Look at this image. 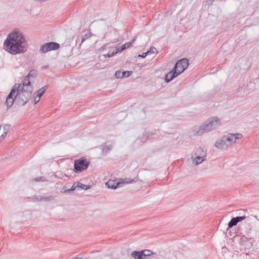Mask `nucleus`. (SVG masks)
<instances>
[{
  "instance_id": "nucleus-5",
  "label": "nucleus",
  "mask_w": 259,
  "mask_h": 259,
  "mask_svg": "<svg viewBox=\"0 0 259 259\" xmlns=\"http://www.w3.org/2000/svg\"><path fill=\"white\" fill-rule=\"evenodd\" d=\"M90 161L84 157L74 161L73 170L75 173L80 172L87 169L90 165Z\"/></svg>"
},
{
  "instance_id": "nucleus-11",
  "label": "nucleus",
  "mask_w": 259,
  "mask_h": 259,
  "mask_svg": "<svg viewBox=\"0 0 259 259\" xmlns=\"http://www.w3.org/2000/svg\"><path fill=\"white\" fill-rule=\"evenodd\" d=\"M179 74L174 69L165 75V80L166 82H170L173 78L177 77Z\"/></svg>"
},
{
  "instance_id": "nucleus-30",
  "label": "nucleus",
  "mask_w": 259,
  "mask_h": 259,
  "mask_svg": "<svg viewBox=\"0 0 259 259\" xmlns=\"http://www.w3.org/2000/svg\"><path fill=\"white\" fill-rule=\"evenodd\" d=\"M116 54V52H112L111 53H109L108 54L104 55L105 58H109L113 56L114 55Z\"/></svg>"
},
{
  "instance_id": "nucleus-27",
  "label": "nucleus",
  "mask_w": 259,
  "mask_h": 259,
  "mask_svg": "<svg viewBox=\"0 0 259 259\" xmlns=\"http://www.w3.org/2000/svg\"><path fill=\"white\" fill-rule=\"evenodd\" d=\"M235 219L237 221V223L244 220H245L246 219V216L245 215H243V216H239V217H235Z\"/></svg>"
},
{
  "instance_id": "nucleus-15",
  "label": "nucleus",
  "mask_w": 259,
  "mask_h": 259,
  "mask_svg": "<svg viewBox=\"0 0 259 259\" xmlns=\"http://www.w3.org/2000/svg\"><path fill=\"white\" fill-rule=\"evenodd\" d=\"M143 252V254L145 259H150V256L155 253L153 252L151 250L148 249H145L141 250Z\"/></svg>"
},
{
  "instance_id": "nucleus-26",
  "label": "nucleus",
  "mask_w": 259,
  "mask_h": 259,
  "mask_svg": "<svg viewBox=\"0 0 259 259\" xmlns=\"http://www.w3.org/2000/svg\"><path fill=\"white\" fill-rule=\"evenodd\" d=\"M62 193H71V190L67 189L66 187H64L61 190Z\"/></svg>"
},
{
  "instance_id": "nucleus-13",
  "label": "nucleus",
  "mask_w": 259,
  "mask_h": 259,
  "mask_svg": "<svg viewBox=\"0 0 259 259\" xmlns=\"http://www.w3.org/2000/svg\"><path fill=\"white\" fill-rule=\"evenodd\" d=\"M106 186L108 188L115 189L117 187H121V183H117L116 184L114 181L109 180L106 183Z\"/></svg>"
},
{
  "instance_id": "nucleus-24",
  "label": "nucleus",
  "mask_w": 259,
  "mask_h": 259,
  "mask_svg": "<svg viewBox=\"0 0 259 259\" xmlns=\"http://www.w3.org/2000/svg\"><path fill=\"white\" fill-rule=\"evenodd\" d=\"M114 76L116 78H122V71L120 70H117L115 72L114 74Z\"/></svg>"
},
{
  "instance_id": "nucleus-35",
  "label": "nucleus",
  "mask_w": 259,
  "mask_h": 259,
  "mask_svg": "<svg viewBox=\"0 0 259 259\" xmlns=\"http://www.w3.org/2000/svg\"><path fill=\"white\" fill-rule=\"evenodd\" d=\"M40 97H39L38 96H36V97H35L34 98V104H36L37 103H38L39 100H40Z\"/></svg>"
},
{
  "instance_id": "nucleus-23",
  "label": "nucleus",
  "mask_w": 259,
  "mask_h": 259,
  "mask_svg": "<svg viewBox=\"0 0 259 259\" xmlns=\"http://www.w3.org/2000/svg\"><path fill=\"white\" fill-rule=\"evenodd\" d=\"M132 73V71H122V77H129Z\"/></svg>"
},
{
  "instance_id": "nucleus-40",
  "label": "nucleus",
  "mask_w": 259,
  "mask_h": 259,
  "mask_svg": "<svg viewBox=\"0 0 259 259\" xmlns=\"http://www.w3.org/2000/svg\"><path fill=\"white\" fill-rule=\"evenodd\" d=\"M72 259H82V258L81 257H73Z\"/></svg>"
},
{
  "instance_id": "nucleus-41",
  "label": "nucleus",
  "mask_w": 259,
  "mask_h": 259,
  "mask_svg": "<svg viewBox=\"0 0 259 259\" xmlns=\"http://www.w3.org/2000/svg\"><path fill=\"white\" fill-rule=\"evenodd\" d=\"M39 2L42 3V2H44L45 1H46V0H38Z\"/></svg>"
},
{
  "instance_id": "nucleus-33",
  "label": "nucleus",
  "mask_w": 259,
  "mask_h": 259,
  "mask_svg": "<svg viewBox=\"0 0 259 259\" xmlns=\"http://www.w3.org/2000/svg\"><path fill=\"white\" fill-rule=\"evenodd\" d=\"M10 128V126L9 125H5L4 126V132L8 133Z\"/></svg>"
},
{
  "instance_id": "nucleus-20",
  "label": "nucleus",
  "mask_w": 259,
  "mask_h": 259,
  "mask_svg": "<svg viewBox=\"0 0 259 259\" xmlns=\"http://www.w3.org/2000/svg\"><path fill=\"white\" fill-rule=\"evenodd\" d=\"M55 199V196L50 195L48 196H42L41 201H50Z\"/></svg>"
},
{
  "instance_id": "nucleus-17",
  "label": "nucleus",
  "mask_w": 259,
  "mask_h": 259,
  "mask_svg": "<svg viewBox=\"0 0 259 259\" xmlns=\"http://www.w3.org/2000/svg\"><path fill=\"white\" fill-rule=\"evenodd\" d=\"M134 182H135V180L130 178L121 179L119 180V183H121V187L123 184H130Z\"/></svg>"
},
{
  "instance_id": "nucleus-16",
  "label": "nucleus",
  "mask_w": 259,
  "mask_h": 259,
  "mask_svg": "<svg viewBox=\"0 0 259 259\" xmlns=\"http://www.w3.org/2000/svg\"><path fill=\"white\" fill-rule=\"evenodd\" d=\"M113 146L111 145H105L102 148V152L104 155L108 153L112 149Z\"/></svg>"
},
{
  "instance_id": "nucleus-36",
  "label": "nucleus",
  "mask_w": 259,
  "mask_h": 259,
  "mask_svg": "<svg viewBox=\"0 0 259 259\" xmlns=\"http://www.w3.org/2000/svg\"><path fill=\"white\" fill-rule=\"evenodd\" d=\"M7 134V133H6V132H3V134L0 137V141H1L4 139V138L6 136Z\"/></svg>"
},
{
  "instance_id": "nucleus-9",
  "label": "nucleus",
  "mask_w": 259,
  "mask_h": 259,
  "mask_svg": "<svg viewBox=\"0 0 259 259\" xmlns=\"http://www.w3.org/2000/svg\"><path fill=\"white\" fill-rule=\"evenodd\" d=\"M21 89L33 91V87L31 85L29 78L26 76L23 80L22 85L21 84Z\"/></svg>"
},
{
  "instance_id": "nucleus-32",
  "label": "nucleus",
  "mask_w": 259,
  "mask_h": 259,
  "mask_svg": "<svg viewBox=\"0 0 259 259\" xmlns=\"http://www.w3.org/2000/svg\"><path fill=\"white\" fill-rule=\"evenodd\" d=\"M91 36V33H86L84 35V37L82 38L81 43H82L86 39L90 38Z\"/></svg>"
},
{
  "instance_id": "nucleus-25",
  "label": "nucleus",
  "mask_w": 259,
  "mask_h": 259,
  "mask_svg": "<svg viewBox=\"0 0 259 259\" xmlns=\"http://www.w3.org/2000/svg\"><path fill=\"white\" fill-rule=\"evenodd\" d=\"M147 53H148V54H155V53H157V50L155 48L153 47H152L150 48V50H148L147 52H146Z\"/></svg>"
},
{
  "instance_id": "nucleus-21",
  "label": "nucleus",
  "mask_w": 259,
  "mask_h": 259,
  "mask_svg": "<svg viewBox=\"0 0 259 259\" xmlns=\"http://www.w3.org/2000/svg\"><path fill=\"white\" fill-rule=\"evenodd\" d=\"M237 224V221L235 219V218H233L231 221L229 222L228 225V228H231L232 227L236 225Z\"/></svg>"
},
{
  "instance_id": "nucleus-1",
  "label": "nucleus",
  "mask_w": 259,
  "mask_h": 259,
  "mask_svg": "<svg viewBox=\"0 0 259 259\" xmlns=\"http://www.w3.org/2000/svg\"><path fill=\"white\" fill-rule=\"evenodd\" d=\"M27 42L21 32L18 31L10 33L4 43V49L12 55L27 51Z\"/></svg>"
},
{
  "instance_id": "nucleus-19",
  "label": "nucleus",
  "mask_w": 259,
  "mask_h": 259,
  "mask_svg": "<svg viewBox=\"0 0 259 259\" xmlns=\"http://www.w3.org/2000/svg\"><path fill=\"white\" fill-rule=\"evenodd\" d=\"M136 39V37H135L133 40H132V42H127V43H126L125 44H124L123 45H122L121 47V49H120V51H123L124 50V49H126L127 48H130L131 46H132V44L134 41H135Z\"/></svg>"
},
{
  "instance_id": "nucleus-8",
  "label": "nucleus",
  "mask_w": 259,
  "mask_h": 259,
  "mask_svg": "<svg viewBox=\"0 0 259 259\" xmlns=\"http://www.w3.org/2000/svg\"><path fill=\"white\" fill-rule=\"evenodd\" d=\"M60 47L59 44L55 42H50L42 45L40 48V52L41 53H46L52 50H56Z\"/></svg>"
},
{
  "instance_id": "nucleus-4",
  "label": "nucleus",
  "mask_w": 259,
  "mask_h": 259,
  "mask_svg": "<svg viewBox=\"0 0 259 259\" xmlns=\"http://www.w3.org/2000/svg\"><path fill=\"white\" fill-rule=\"evenodd\" d=\"M19 85L20 86L16 90L15 99L19 105L24 106L28 102L33 91L21 89V84Z\"/></svg>"
},
{
  "instance_id": "nucleus-38",
  "label": "nucleus",
  "mask_w": 259,
  "mask_h": 259,
  "mask_svg": "<svg viewBox=\"0 0 259 259\" xmlns=\"http://www.w3.org/2000/svg\"><path fill=\"white\" fill-rule=\"evenodd\" d=\"M121 48H117L115 51H113V52H116V54L121 52L122 51H120Z\"/></svg>"
},
{
  "instance_id": "nucleus-12",
  "label": "nucleus",
  "mask_w": 259,
  "mask_h": 259,
  "mask_svg": "<svg viewBox=\"0 0 259 259\" xmlns=\"http://www.w3.org/2000/svg\"><path fill=\"white\" fill-rule=\"evenodd\" d=\"M245 220L246 223L250 226H252V224L256 223L257 221L259 222V220L256 216L246 217Z\"/></svg>"
},
{
  "instance_id": "nucleus-14",
  "label": "nucleus",
  "mask_w": 259,
  "mask_h": 259,
  "mask_svg": "<svg viewBox=\"0 0 259 259\" xmlns=\"http://www.w3.org/2000/svg\"><path fill=\"white\" fill-rule=\"evenodd\" d=\"M142 251H134L131 253V256L135 259H145Z\"/></svg>"
},
{
  "instance_id": "nucleus-3",
  "label": "nucleus",
  "mask_w": 259,
  "mask_h": 259,
  "mask_svg": "<svg viewBox=\"0 0 259 259\" xmlns=\"http://www.w3.org/2000/svg\"><path fill=\"white\" fill-rule=\"evenodd\" d=\"M242 137L239 133L224 136L216 142L215 146L220 149L226 150L235 143L237 139H241Z\"/></svg>"
},
{
  "instance_id": "nucleus-37",
  "label": "nucleus",
  "mask_w": 259,
  "mask_h": 259,
  "mask_svg": "<svg viewBox=\"0 0 259 259\" xmlns=\"http://www.w3.org/2000/svg\"><path fill=\"white\" fill-rule=\"evenodd\" d=\"M44 179V177L36 178H35V179H34V180H35V181H36V182H38V181H40V180L43 181L42 180H41V179Z\"/></svg>"
},
{
  "instance_id": "nucleus-22",
  "label": "nucleus",
  "mask_w": 259,
  "mask_h": 259,
  "mask_svg": "<svg viewBox=\"0 0 259 259\" xmlns=\"http://www.w3.org/2000/svg\"><path fill=\"white\" fill-rule=\"evenodd\" d=\"M36 76V71L35 70H31L29 71V73L26 76L27 77L30 78V77H35Z\"/></svg>"
},
{
  "instance_id": "nucleus-34",
  "label": "nucleus",
  "mask_w": 259,
  "mask_h": 259,
  "mask_svg": "<svg viewBox=\"0 0 259 259\" xmlns=\"http://www.w3.org/2000/svg\"><path fill=\"white\" fill-rule=\"evenodd\" d=\"M148 55V53L145 52V53H143V54H142V55H139L138 57L145 58Z\"/></svg>"
},
{
  "instance_id": "nucleus-10",
  "label": "nucleus",
  "mask_w": 259,
  "mask_h": 259,
  "mask_svg": "<svg viewBox=\"0 0 259 259\" xmlns=\"http://www.w3.org/2000/svg\"><path fill=\"white\" fill-rule=\"evenodd\" d=\"M200 151L202 152V154H201V156H196L195 159L196 165H198L202 162L205 160L206 157V153L204 151L202 150V149L201 148H199L197 150V152L198 153Z\"/></svg>"
},
{
  "instance_id": "nucleus-18",
  "label": "nucleus",
  "mask_w": 259,
  "mask_h": 259,
  "mask_svg": "<svg viewBox=\"0 0 259 259\" xmlns=\"http://www.w3.org/2000/svg\"><path fill=\"white\" fill-rule=\"evenodd\" d=\"M48 88V85H45L42 88H40L37 91V96L39 97H41V96L44 94V93L46 92V91Z\"/></svg>"
},
{
  "instance_id": "nucleus-28",
  "label": "nucleus",
  "mask_w": 259,
  "mask_h": 259,
  "mask_svg": "<svg viewBox=\"0 0 259 259\" xmlns=\"http://www.w3.org/2000/svg\"><path fill=\"white\" fill-rule=\"evenodd\" d=\"M79 187L83 190H88L91 188L89 185H83L80 183V185H79Z\"/></svg>"
},
{
  "instance_id": "nucleus-2",
  "label": "nucleus",
  "mask_w": 259,
  "mask_h": 259,
  "mask_svg": "<svg viewBox=\"0 0 259 259\" xmlns=\"http://www.w3.org/2000/svg\"><path fill=\"white\" fill-rule=\"evenodd\" d=\"M221 124V119L217 117H211L204 121L196 131L195 135L201 136L205 133H207L216 129Z\"/></svg>"
},
{
  "instance_id": "nucleus-29",
  "label": "nucleus",
  "mask_w": 259,
  "mask_h": 259,
  "mask_svg": "<svg viewBox=\"0 0 259 259\" xmlns=\"http://www.w3.org/2000/svg\"><path fill=\"white\" fill-rule=\"evenodd\" d=\"M79 185H80L79 183H77V184L76 183H74L73 185L71 188H70V189L71 190V193L73 192L74 190H75L77 188L79 187Z\"/></svg>"
},
{
  "instance_id": "nucleus-7",
  "label": "nucleus",
  "mask_w": 259,
  "mask_h": 259,
  "mask_svg": "<svg viewBox=\"0 0 259 259\" xmlns=\"http://www.w3.org/2000/svg\"><path fill=\"white\" fill-rule=\"evenodd\" d=\"M188 59L186 58H183L179 60L176 62L173 69L177 71L178 74H180L188 67Z\"/></svg>"
},
{
  "instance_id": "nucleus-6",
  "label": "nucleus",
  "mask_w": 259,
  "mask_h": 259,
  "mask_svg": "<svg viewBox=\"0 0 259 259\" xmlns=\"http://www.w3.org/2000/svg\"><path fill=\"white\" fill-rule=\"evenodd\" d=\"M19 86L20 85L18 83L15 84L8 94L5 102L8 108H10L13 105L14 102L15 100V96L16 90H18Z\"/></svg>"
},
{
  "instance_id": "nucleus-39",
  "label": "nucleus",
  "mask_w": 259,
  "mask_h": 259,
  "mask_svg": "<svg viewBox=\"0 0 259 259\" xmlns=\"http://www.w3.org/2000/svg\"><path fill=\"white\" fill-rule=\"evenodd\" d=\"M146 140H147V138H142V140H141V141H142V142H146Z\"/></svg>"
},
{
  "instance_id": "nucleus-31",
  "label": "nucleus",
  "mask_w": 259,
  "mask_h": 259,
  "mask_svg": "<svg viewBox=\"0 0 259 259\" xmlns=\"http://www.w3.org/2000/svg\"><path fill=\"white\" fill-rule=\"evenodd\" d=\"M41 196H33L32 199H34L37 201H41Z\"/></svg>"
},
{
  "instance_id": "nucleus-42",
  "label": "nucleus",
  "mask_w": 259,
  "mask_h": 259,
  "mask_svg": "<svg viewBox=\"0 0 259 259\" xmlns=\"http://www.w3.org/2000/svg\"><path fill=\"white\" fill-rule=\"evenodd\" d=\"M43 68H47V66H44V67H43Z\"/></svg>"
}]
</instances>
